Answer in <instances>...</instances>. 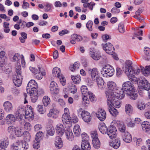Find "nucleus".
I'll list each match as a JSON object with an SVG mask.
<instances>
[{
  "label": "nucleus",
  "mask_w": 150,
  "mask_h": 150,
  "mask_svg": "<svg viewBox=\"0 0 150 150\" xmlns=\"http://www.w3.org/2000/svg\"><path fill=\"white\" fill-rule=\"evenodd\" d=\"M4 107L5 110L7 113L11 112L13 109L12 103L9 101H6L4 103Z\"/></svg>",
  "instance_id": "b1692460"
},
{
  "label": "nucleus",
  "mask_w": 150,
  "mask_h": 150,
  "mask_svg": "<svg viewBox=\"0 0 150 150\" xmlns=\"http://www.w3.org/2000/svg\"><path fill=\"white\" fill-rule=\"evenodd\" d=\"M81 91L83 96H87L90 92L88 91L87 87L84 85H83L81 87Z\"/></svg>",
  "instance_id": "de8ad7c7"
},
{
  "label": "nucleus",
  "mask_w": 150,
  "mask_h": 150,
  "mask_svg": "<svg viewBox=\"0 0 150 150\" xmlns=\"http://www.w3.org/2000/svg\"><path fill=\"white\" fill-rule=\"evenodd\" d=\"M17 112L15 113L14 115L12 114L8 115L5 118L7 124H13L17 121Z\"/></svg>",
  "instance_id": "dca6fc26"
},
{
  "label": "nucleus",
  "mask_w": 150,
  "mask_h": 150,
  "mask_svg": "<svg viewBox=\"0 0 150 150\" xmlns=\"http://www.w3.org/2000/svg\"><path fill=\"white\" fill-rule=\"evenodd\" d=\"M77 112L78 116H81L82 120L85 122L88 123L91 121V116L88 112L80 108L77 110Z\"/></svg>",
  "instance_id": "1a4fd4ad"
},
{
  "label": "nucleus",
  "mask_w": 150,
  "mask_h": 150,
  "mask_svg": "<svg viewBox=\"0 0 150 150\" xmlns=\"http://www.w3.org/2000/svg\"><path fill=\"white\" fill-rule=\"evenodd\" d=\"M23 128L20 127H17L16 128L14 133L17 137H20L23 135Z\"/></svg>",
  "instance_id": "58836bf2"
},
{
  "label": "nucleus",
  "mask_w": 150,
  "mask_h": 150,
  "mask_svg": "<svg viewBox=\"0 0 150 150\" xmlns=\"http://www.w3.org/2000/svg\"><path fill=\"white\" fill-rule=\"evenodd\" d=\"M38 88V84L35 80H31L28 82L27 87L26 91L28 92V90H29L30 92L37 91Z\"/></svg>",
  "instance_id": "2eb2a0df"
},
{
  "label": "nucleus",
  "mask_w": 150,
  "mask_h": 150,
  "mask_svg": "<svg viewBox=\"0 0 150 150\" xmlns=\"http://www.w3.org/2000/svg\"><path fill=\"white\" fill-rule=\"evenodd\" d=\"M125 110L126 114L129 115H131L134 113L133 107L129 104L127 103L126 104Z\"/></svg>",
  "instance_id": "7c9ffc66"
},
{
  "label": "nucleus",
  "mask_w": 150,
  "mask_h": 150,
  "mask_svg": "<svg viewBox=\"0 0 150 150\" xmlns=\"http://www.w3.org/2000/svg\"><path fill=\"white\" fill-rule=\"evenodd\" d=\"M115 72L114 69L110 65H105L101 71V73L104 77H110L112 76Z\"/></svg>",
  "instance_id": "6e6552de"
},
{
  "label": "nucleus",
  "mask_w": 150,
  "mask_h": 150,
  "mask_svg": "<svg viewBox=\"0 0 150 150\" xmlns=\"http://www.w3.org/2000/svg\"><path fill=\"white\" fill-rule=\"evenodd\" d=\"M42 103L45 106H47L50 103V97L46 96H44L42 99Z\"/></svg>",
  "instance_id": "49530a36"
},
{
  "label": "nucleus",
  "mask_w": 150,
  "mask_h": 150,
  "mask_svg": "<svg viewBox=\"0 0 150 150\" xmlns=\"http://www.w3.org/2000/svg\"><path fill=\"white\" fill-rule=\"evenodd\" d=\"M140 72L139 69L132 70L127 75L129 80L132 81L137 82L138 85V87L139 89H148L150 88V84L144 77L137 79L135 76V75L138 74Z\"/></svg>",
  "instance_id": "f257e3e1"
},
{
  "label": "nucleus",
  "mask_w": 150,
  "mask_h": 150,
  "mask_svg": "<svg viewBox=\"0 0 150 150\" xmlns=\"http://www.w3.org/2000/svg\"><path fill=\"white\" fill-rule=\"evenodd\" d=\"M122 139L126 143H129L132 140V138L131 134L128 132H124L122 135Z\"/></svg>",
  "instance_id": "393cba45"
},
{
  "label": "nucleus",
  "mask_w": 150,
  "mask_h": 150,
  "mask_svg": "<svg viewBox=\"0 0 150 150\" xmlns=\"http://www.w3.org/2000/svg\"><path fill=\"white\" fill-rule=\"evenodd\" d=\"M121 89L127 95L129 96L130 99L134 100L137 96V92L135 91L133 84L130 81H127L124 82Z\"/></svg>",
  "instance_id": "20e7f679"
},
{
  "label": "nucleus",
  "mask_w": 150,
  "mask_h": 150,
  "mask_svg": "<svg viewBox=\"0 0 150 150\" xmlns=\"http://www.w3.org/2000/svg\"><path fill=\"white\" fill-rule=\"evenodd\" d=\"M71 39H74L76 41H81L83 38L81 36L76 34H74L71 35Z\"/></svg>",
  "instance_id": "09e8293b"
},
{
  "label": "nucleus",
  "mask_w": 150,
  "mask_h": 150,
  "mask_svg": "<svg viewBox=\"0 0 150 150\" xmlns=\"http://www.w3.org/2000/svg\"><path fill=\"white\" fill-rule=\"evenodd\" d=\"M82 99V104L84 106H87L89 105L90 101L87 96H83Z\"/></svg>",
  "instance_id": "a18cd8bd"
},
{
  "label": "nucleus",
  "mask_w": 150,
  "mask_h": 150,
  "mask_svg": "<svg viewBox=\"0 0 150 150\" xmlns=\"http://www.w3.org/2000/svg\"><path fill=\"white\" fill-rule=\"evenodd\" d=\"M68 88L69 89V91L71 93L74 94L77 92V89L76 86L72 83L68 84Z\"/></svg>",
  "instance_id": "ea45409f"
},
{
  "label": "nucleus",
  "mask_w": 150,
  "mask_h": 150,
  "mask_svg": "<svg viewBox=\"0 0 150 150\" xmlns=\"http://www.w3.org/2000/svg\"><path fill=\"white\" fill-rule=\"evenodd\" d=\"M88 71L90 72L91 76L93 80L95 81L100 77L99 73L97 68L90 69Z\"/></svg>",
  "instance_id": "f3484780"
},
{
  "label": "nucleus",
  "mask_w": 150,
  "mask_h": 150,
  "mask_svg": "<svg viewBox=\"0 0 150 150\" xmlns=\"http://www.w3.org/2000/svg\"><path fill=\"white\" fill-rule=\"evenodd\" d=\"M54 144L57 148H62L63 146V142L62 138L59 136H56L55 138Z\"/></svg>",
  "instance_id": "412c9836"
},
{
  "label": "nucleus",
  "mask_w": 150,
  "mask_h": 150,
  "mask_svg": "<svg viewBox=\"0 0 150 150\" xmlns=\"http://www.w3.org/2000/svg\"><path fill=\"white\" fill-rule=\"evenodd\" d=\"M55 133V130L54 127L50 126L47 128L46 130V136L48 137V136H53Z\"/></svg>",
  "instance_id": "e433bc0d"
},
{
  "label": "nucleus",
  "mask_w": 150,
  "mask_h": 150,
  "mask_svg": "<svg viewBox=\"0 0 150 150\" xmlns=\"http://www.w3.org/2000/svg\"><path fill=\"white\" fill-rule=\"evenodd\" d=\"M103 47L105 52L109 54L113 55L114 53V48L113 45L110 43L103 44Z\"/></svg>",
  "instance_id": "4468645a"
},
{
  "label": "nucleus",
  "mask_w": 150,
  "mask_h": 150,
  "mask_svg": "<svg viewBox=\"0 0 150 150\" xmlns=\"http://www.w3.org/2000/svg\"><path fill=\"white\" fill-rule=\"evenodd\" d=\"M107 134L111 139H113L115 138L117 134V131L116 127L110 125L108 128Z\"/></svg>",
  "instance_id": "ddd939ff"
},
{
  "label": "nucleus",
  "mask_w": 150,
  "mask_h": 150,
  "mask_svg": "<svg viewBox=\"0 0 150 150\" xmlns=\"http://www.w3.org/2000/svg\"><path fill=\"white\" fill-rule=\"evenodd\" d=\"M133 140L137 146H139L142 144V139L141 138L135 137L134 138Z\"/></svg>",
  "instance_id": "bf43d9fd"
},
{
  "label": "nucleus",
  "mask_w": 150,
  "mask_h": 150,
  "mask_svg": "<svg viewBox=\"0 0 150 150\" xmlns=\"http://www.w3.org/2000/svg\"><path fill=\"white\" fill-rule=\"evenodd\" d=\"M121 122L118 120H113L111 123V126L118 127L119 125L120 124Z\"/></svg>",
  "instance_id": "69168bd1"
},
{
  "label": "nucleus",
  "mask_w": 150,
  "mask_h": 150,
  "mask_svg": "<svg viewBox=\"0 0 150 150\" xmlns=\"http://www.w3.org/2000/svg\"><path fill=\"white\" fill-rule=\"evenodd\" d=\"M93 24V21H89L86 24V27L88 30L90 31L93 30L92 25Z\"/></svg>",
  "instance_id": "680f3d73"
},
{
  "label": "nucleus",
  "mask_w": 150,
  "mask_h": 150,
  "mask_svg": "<svg viewBox=\"0 0 150 150\" xmlns=\"http://www.w3.org/2000/svg\"><path fill=\"white\" fill-rule=\"evenodd\" d=\"M0 58L3 62H5L7 59L6 54L4 51L0 52Z\"/></svg>",
  "instance_id": "3c124183"
},
{
  "label": "nucleus",
  "mask_w": 150,
  "mask_h": 150,
  "mask_svg": "<svg viewBox=\"0 0 150 150\" xmlns=\"http://www.w3.org/2000/svg\"><path fill=\"white\" fill-rule=\"evenodd\" d=\"M74 134L76 136H79L81 132V130L79 125H75L73 129Z\"/></svg>",
  "instance_id": "a19ab883"
},
{
  "label": "nucleus",
  "mask_w": 150,
  "mask_h": 150,
  "mask_svg": "<svg viewBox=\"0 0 150 150\" xmlns=\"http://www.w3.org/2000/svg\"><path fill=\"white\" fill-rule=\"evenodd\" d=\"M119 130L122 132H125L126 128L125 125L124 123L121 122L118 127Z\"/></svg>",
  "instance_id": "13d9d810"
},
{
  "label": "nucleus",
  "mask_w": 150,
  "mask_h": 150,
  "mask_svg": "<svg viewBox=\"0 0 150 150\" xmlns=\"http://www.w3.org/2000/svg\"><path fill=\"white\" fill-rule=\"evenodd\" d=\"M98 128L100 132L103 134H107L108 128L105 124L100 123L98 126Z\"/></svg>",
  "instance_id": "473e14b6"
},
{
  "label": "nucleus",
  "mask_w": 150,
  "mask_h": 150,
  "mask_svg": "<svg viewBox=\"0 0 150 150\" xmlns=\"http://www.w3.org/2000/svg\"><path fill=\"white\" fill-rule=\"evenodd\" d=\"M71 79L74 83L76 84H79L81 81V77L79 75L71 76Z\"/></svg>",
  "instance_id": "c03bdc74"
},
{
  "label": "nucleus",
  "mask_w": 150,
  "mask_h": 150,
  "mask_svg": "<svg viewBox=\"0 0 150 150\" xmlns=\"http://www.w3.org/2000/svg\"><path fill=\"white\" fill-rule=\"evenodd\" d=\"M33 148L35 149H37L40 146V141L35 139L33 141Z\"/></svg>",
  "instance_id": "5fc2aeb1"
},
{
  "label": "nucleus",
  "mask_w": 150,
  "mask_h": 150,
  "mask_svg": "<svg viewBox=\"0 0 150 150\" xmlns=\"http://www.w3.org/2000/svg\"><path fill=\"white\" fill-rule=\"evenodd\" d=\"M109 111L110 114L113 116L116 117L118 114V112L117 110L114 108V107L109 106Z\"/></svg>",
  "instance_id": "37998d69"
},
{
  "label": "nucleus",
  "mask_w": 150,
  "mask_h": 150,
  "mask_svg": "<svg viewBox=\"0 0 150 150\" xmlns=\"http://www.w3.org/2000/svg\"><path fill=\"white\" fill-rule=\"evenodd\" d=\"M37 111L41 114H43L45 112V110L43 108V106L41 105H38L37 107Z\"/></svg>",
  "instance_id": "6e6d98bb"
},
{
  "label": "nucleus",
  "mask_w": 150,
  "mask_h": 150,
  "mask_svg": "<svg viewBox=\"0 0 150 150\" xmlns=\"http://www.w3.org/2000/svg\"><path fill=\"white\" fill-rule=\"evenodd\" d=\"M65 132V137L67 140L69 141H72L74 139V135L71 130L67 128Z\"/></svg>",
  "instance_id": "c85d7f7f"
},
{
  "label": "nucleus",
  "mask_w": 150,
  "mask_h": 150,
  "mask_svg": "<svg viewBox=\"0 0 150 150\" xmlns=\"http://www.w3.org/2000/svg\"><path fill=\"white\" fill-rule=\"evenodd\" d=\"M52 5L51 4L46 3L44 5L45 11L47 12H50L52 10Z\"/></svg>",
  "instance_id": "603ef678"
},
{
  "label": "nucleus",
  "mask_w": 150,
  "mask_h": 150,
  "mask_svg": "<svg viewBox=\"0 0 150 150\" xmlns=\"http://www.w3.org/2000/svg\"><path fill=\"white\" fill-rule=\"evenodd\" d=\"M116 95H114L113 93L109 92L106 93V98H107V103L108 106L114 107L117 108L120 107L121 103L118 99H121L120 98H116Z\"/></svg>",
  "instance_id": "423d86ee"
},
{
  "label": "nucleus",
  "mask_w": 150,
  "mask_h": 150,
  "mask_svg": "<svg viewBox=\"0 0 150 150\" xmlns=\"http://www.w3.org/2000/svg\"><path fill=\"white\" fill-rule=\"evenodd\" d=\"M55 129L57 133L61 136H63L66 131L64 127L61 123L58 124L56 125Z\"/></svg>",
  "instance_id": "aec40b11"
},
{
  "label": "nucleus",
  "mask_w": 150,
  "mask_h": 150,
  "mask_svg": "<svg viewBox=\"0 0 150 150\" xmlns=\"http://www.w3.org/2000/svg\"><path fill=\"white\" fill-rule=\"evenodd\" d=\"M27 93L30 96L32 102L33 103L36 102L38 97V94L37 91L30 92V90L28 89Z\"/></svg>",
  "instance_id": "bb28decb"
},
{
  "label": "nucleus",
  "mask_w": 150,
  "mask_h": 150,
  "mask_svg": "<svg viewBox=\"0 0 150 150\" xmlns=\"http://www.w3.org/2000/svg\"><path fill=\"white\" fill-rule=\"evenodd\" d=\"M136 106L137 108L140 110H143L146 108L144 102L141 100L139 101L136 103Z\"/></svg>",
  "instance_id": "72a5a7b5"
},
{
  "label": "nucleus",
  "mask_w": 150,
  "mask_h": 150,
  "mask_svg": "<svg viewBox=\"0 0 150 150\" xmlns=\"http://www.w3.org/2000/svg\"><path fill=\"white\" fill-rule=\"evenodd\" d=\"M9 140L7 138L1 139L0 141V148L2 149L6 148L9 144Z\"/></svg>",
  "instance_id": "2f4dec72"
},
{
  "label": "nucleus",
  "mask_w": 150,
  "mask_h": 150,
  "mask_svg": "<svg viewBox=\"0 0 150 150\" xmlns=\"http://www.w3.org/2000/svg\"><path fill=\"white\" fill-rule=\"evenodd\" d=\"M38 68L39 71L35 75V76L38 79H41L43 78V76L45 75V73L42 67L39 66Z\"/></svg>",
  "instance_id": "4be33fe9"
},
{
  "label": "nucleus",
  "mask_w": 150,
  "mask_h": 150,
  "mask_svg": "<svg viewBox=\"0 0 150 150\" xmlns=\"http://www.w3.org/2000/svg\"><path fill=\"white\" fill-rule=\"evenodd\" d=\"M110 146L114 149H117L118 148L121 144V141L120 139H117L112 141L110 142Z\"/></svg>",
  "instance_id": "cd10ccee"
},
{
  "label": "nucleus",
  "mask_w": 150,
  "mask_h": 150,
  "mask_svg": "<svg viewBox=\"0 0 150 150\" xmlns=\"http://www.w3.org/2000/svg\"><path fill=\"white\" fill-rule=\"evenodd\" d=\"M143 130L148 134H150V123L147 121H144L142 124Z\"/></svg>",
  "instance_id": "5701e85b"
},
{
  "label": "nucleus",
  "mask_w": 150,
  "mask_h": 150,
  "mask_svg": "<svg viewBox=\"0 0 150 150\" xmlns=\"http://www.w3.org/2000/svg\"><path fill=\"white\" fill-rule=\"evenodd\" d=\"M25 141L17 140L11 145V148L13 150H27L29 145L26 142H29L31 139L30 134L28 131L24 132L23 134Z\"/></svg>",
  "instance_id": "f03ea898"
},
{
  "label": "nucleus",
  "mask_w": 150,
  "mask_h": 150,
  "mask_svg": "<svg viewBox=\"0 0 150 150\" xmlns=\"http://www.w3.org/2000/svg\"><path fill=\"white\" fill-rule=\"evenodd\" d=\"M35 136V139L40 141L44 136V133L41 131H39L36 134Z\"/></svg>",
  "instance_id": "4d7b16f0"
},
{
  "label": "nucleus",
  "mask_w": 150,
  "mask_h": 150,
  "mask_svg": "<svg viewBox=\"0 0 150 150\" xmlns=\"http://www.w3.org/2000/svg\"><path fill=\"white\" fill-rule=\"evenodd\" d=\"M59 114V111L57 109L54 108L50 110L47 116L49 117L56 119L58 117Z\"/></svg>",
  "instance_id": "a211bd4d"
},
{
  "label": "nucleus",
  "mask_w": 150,
  "mask_h": 150,
  "mask_svg": "<svg viewBox=\"0 0 150 150\" xmlns=\"http://www.w3.org/2000/svg\"><path fill=\"white\" fill-rule=\"evenodd\" d=\"M94 81L97 82L98 86L100 89L102 90L104 89V82L101 77H100L98 79H97Z\"/></svg>",
  "instance_id": "4c0bfd02"
},
{
  "label": "nucleus",
  "mask_w": 150,
  "mask_h": 150,
  "mask_svg": "<svg viewBox=\"0 0 150 150\" xmlns=\"http://www.w3.org/2000/svg\"><path fill=\"white\" fill-rule=\"evenodd\" d=\"M81 148L83 150H90L91 146L88 141L82 142Z\"/></svg>",
  "instance_id": "c9c22d12"
},
{
  "label": "nucleus",
  "mask_w": 150,
  "mask_h": 150,
  "mask_svg": "<svg viewBox=\"0 0 150 150\" xmlns=\"http://www.w3.org/2000/svg\"><path fill=\"white\" fill-rule=\"evenodd\" d=\"M49 90L51 93L53 94H58L59 91L58 84L53 81L51 82L50 84Z\"/></svg>",
  "instance_id": "f8f14e48"
},
{
  "label": "nucleus",
  "mask_w": 150,
  "mask_h": 150,
  "mask_svg": "<svg viewBox=\"0 0 150 150\" xmlns=\"http://www.w3.org/2000/svg\"><path fill=\"white\" fill-rule=\"evenodd\" d=\"M53 74L55 76L58 77L61 74H60V68L56 67L53 68L52 71Z\"/></svg>",
  "instance_id": "8fccbe9b"
},
{
  "label": "nucleus",
  "mask_w": 150,
  "mask_h": 150,
  "mask_svg": "<svg viewBox=\"0 0 150 150\" xmlns=\"http://www.w3.org/2000/svg\"><path fill=\"white\" fill-rule=\"evenodd\" d=\"M132 62L130 60H127L125 62V66L123 67V69L127 75L132 70V68L131 66Z\"/></svg>",
  "instance_id": "a878e982"
},
{
  "label": "nucleus",
  "mask_w": 150,
  "mask_h": 150,
  "mask_svg": "<svg viewBox=\"0 0 150 150\" xmlns=\"http://www.w3.org/2000/svg\"><path fill=\"white\" fill-rule=\"evenodd\" d=\"M137 28V32H138L137 33H134V37H136L139 40H141L142 39V38L141 37H138V36L139 35H142V30H140L139 28Z\"/></svg>",
  "instance_id": "052dcab7"
},
{
  "label": "nucleus",
  "mask_w": 150,
  "mask_h": 150,
  "mask_svg": "<svg viewBox=\"0 0 150 150\" xmlns=\"http://www.w3.org/2000/svg\"><path fill=\"white\" fill-rule=\"evenodd\" d=\"M92 139V143L93 146L96 149H99L100 146V142L98 139V135L97 132L95 131L91 133Z\"/></svg>",
  "instance_id": "9b49d317"
},
{
  "label": "nucleus",
  "mask_w": 150,
  "mask_h": 150,
  "mask_svg": "<svg viewBox=\"0 0 150 150\" xmlns=\"http://www.w3.org/2000/svg\"><path fill=\"white\" fill-rule=\"evenodd\" d=\"M144 52L145 54L144 59L146 60H149L150 59V49L148 47H144Z\"/></svg>",
  "instance_id": "79ce46f5"
},
{
  "label": "nucleus",
  "mask_w": 150,
  "mask_h": 150,
  "mask_svg": "<svg viewBox=\"0 0 150 150\" xmlns=\"http://www.w3.org/2000/svg\"><path fill=\"white\" fill-rule=\"evenodd\" d=\"M42 128V126L40 124L35 125L34 127V130L35 131H38L41 130Z\"/></svg>",
  "instance_id": "774afa93"
},
{
  "label": "nucleus",
  "mask_w": 150,
  "mask_h": 150,
  "mask_svg": "<svg viewBox=\"0 0 150 150\" xmlns=\"http://www.w3.org/2000/svg\"><path fill=\"white\" fill-rule=\"evenodd\" d=\"M81 137L82 139V142L88 141L89 137L88 135L85 133H83L81 135Z\"/></svg>",
  "instance_id": "338daca9"
},
{
  "label": "nucleus",
  "mask_w": 150,
  "mask_h": 150,
  "mask_svg": "<svg viewBox=\"0 0 150 150\" xmlns=\"http://www.w3.org/2000/svg\"><path fill=\"white\" fill-rule=\"evenodd\" d=\"M118 29L119 32L123 33L125 32V28L124 27L123 23H120L118 25Z\"/></svg>",
  "instance_id": "e2e57ef3"
},
{
  "label": "nucleus",
  "mask_w": 150,
  "mask_h": 150,
  "mask_svg": "<svg viewBox=\"0 0 150 150\" xmlns=\"http://www.w3.org/2000/svg\"><path fill=\"white\" fill-rule=\"evenodd\" d=\"M62 120L64 124L67 125V127L71 126V117L70 116L69 110L67 108L64 109V113L62 115Z\"/></svg>",
  "instance_id": "9d476101"
},
{
  "label": "nucleus",
  "mask_w": 150,
  "mask_h": 150,
  "mask_svg": "<svg viewBox=\"0 0 150 150\" xmlns=\"http://www.w3.org/2000/svg\"><path fill=\"white\" fill-rule=\"evenodd\" d=\"M17 119L19 123L22 125H24L26 120L29 121H32L34 118L33 112L32 107L30 105H27L25 110V115L17 112Z\"/></svg>",
  "instance_id": "7ed1b4c3"
},
{
  "label": "nucleus",
  "mask_w": 150,
  "mask_h": 150,
  "mask_svg": "<svg viewBox=\"0 0 150 150\" xmlns=\"http://www.w3.org/2000/svg\"><path fill=\"white\" fill-rule=\"evenodd\" d=\"M98 118L101 121L104 120L106 117V114L105 111L103 109H99L96 114Z\"/></svg>",
  "instance_id": "6ab92c4d"
},
{
  "label": "nucleus",
  "mask_w": 150,
  "mask_h": 150,
  "mask_svg": "<svg viewBox=\"0 0 150 150\" xmlns=\"http://www.w3.org/2000/svg\"><path fill=\"white\" fill-rule=\"evenodd\" d=\"M21 55L18 53H15L13 56L12 58V61L13 62H16L17 64L15 65V69L16 66H18L19 64L21 67L20 64V58L21 57Z\"/></svg>",
  "instance_id": "f704fd0d"
},
{
  "label": "nucleus",
  "mask_w": 150,
  "mask_h": 150,
  "mask_svg": "<svg viewBox=\"0 0 150 150\" xmlns=\"http://www.w3.org/2000/svg\"><path fill=\"white\" fill-rule=\"evenodd\" d=\"M107 86L108 90L105 92L106 96V93L109 92L113 93L114 95H116V98L122 99L124 97L125 94L121 88L117 87L116 83L112 81H109L108 82Z\"/></svg>",
  "instance_id": "39448f33"
},
{
  "label": "nucleus",
  "mask_w": 150,
  "mask_h": 150,
  "mask_svg": "<svg viewBox=\"0 0 150 150\" xmlns=\"http://www.w3.org/2000/svg\"><path fill=\"white\" fill-rule=\"evenodd\" d=\"M90 50V54L92 58L96 60H99L101 57L100 52L98 51L95 52L93 51V50H92L91 49Z\"/></svg>",
  "instance_id": "c756f323"
},
{
  "label": "nucleus",
  "mask_w": 150,
  "mask_h": 150,
  "mask_svg": "<svg viewBox=\"0 0 150 150\" xmlns=\"http://www.w3.org/2000/svg\"><path fill=\"white\" fill-rule=\"evenodd\" d=\"M59 80L63 86H64L66 84V80L64 76L61 74L58 77Z\"/></svg>",
  "instance_id": "0e129e2a"
},
{
  "label": "nucleus",
  "mask_w": 150,
  "mask_h": 150,
  "mask_svg": "<svg viewBox=\"0 0 150 150\" xmlns=\"http://www.w3.org/2000/svg\"><path fill=\"white\" fill-rule=\"evenodd\" d=\"M9 23H8L4 22L3 24L4 28V32L6 33H8L10 31V29L9 28Z\"/></svg>",
  "instance_id": "864d4df0"
},
{
  "label": "nucleus",
  "mask_w": 150,
  "mask_h": 150,
  "mask_svg": "<svg viewBox=\"0 0 150 150\" xmlns=\"http://www.w3.org/2000/svg\"><path fill=\"white\" fill-rule=\"evenodd\" d=\"M15 71L17 75L14 77L13 81L15 86L19 87L22 84V77L21 75V67L19 64L16 67Z\"/></svg>",
  "instance_id": "0eeeda50"
}]
</instances>
